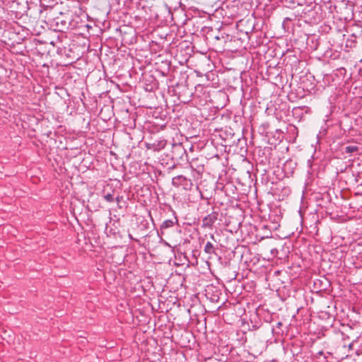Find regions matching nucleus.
I'll use <instances>...</instances> for the list:
<instances>
[{
  "label": "nucleus",
  "instance_id": "nucleus-25",
  "mask_svg": "<svg viewBox=\"0 0 362 362\" xmlns=\"http://www.w3.org/2000/svg\"><path fill=\"white\" fill-rule=\"evenodd\" d=\"M322 353H323L322 351H320L318 354H319L320 355H322Z\"/></svg>",
  "mask_w": 362,
  "mask_h": 362
},
{
  "label": "nucleus",
  "instance_id": "nucleus-5",
  "mask_svg": "<svg viewBox=\"0 0 362 362\" xmlns=\"http://www.w3.org/2000/svg\"><path fill=\"white\" fill-rule=\"evenodd\" d=\"M190 168L193 180L197 182L202 177V174L204 172V165L200 164L194 166V164H191Z\"/></svg>",
  "mask_w": 362,
  "mask_h": 362
},
{
  "label": "nucleus",
  "instance_id": "nucleus-19",
  "mask_svg": "<svg viewBox=\"0 0 362 362\" xmlns=\"http://www.w3.org/2000/svg\"><path fill=\"white\" fill-rule=\"evenodd\" d=\"M281 325H282V323L281 322H279L276 324L277 327H280Z\"/></svg>",
  "mask_w": 362,
  "mask_h": 362
},
{
  "label": "nucleus",
  "instance_id": "nucleus-6",
  "mask_svg": "<svg viewBox=\"0 0 362 362\" xmlns=\"http://www.w3.org/2000/svg\"><path fill=\"white\" fill-rule=\"evenodd\" d=\"M218 219V213L213 211L211 214L206 216L202 220L203 228H211L214 223Z\"/></svg>",
  "mask_w": 362,
  "mask_h": 362
},
{
  "label": "nucleus",
  "instance_id": "nucleus-20",
  "mask_svg": "<svg viewBox=\"0 0 362 362\" xmlns=\"http://www.w3.org/2000/svg\"><path fill=\"white\" fill-rule=\"evenodd\" d=\"M161 353H163V354H165V351H163V349H160V356L161 355Z\"/></svg>",
  "mask_w": 362,
  "mask_h": 362
},
{
  "label": "nucleus",
  "instance_id": "nucleus-16",
  "mask_svg": "<svg viewBox=\"0 0 362 362\" xmlns=\"http://www.w3.org/2000/svg\"><path fill=\"white\" fill-rule=\"evenodd\" d=\"M160 362H167V358H165L164 356H162L160 358Z\"/></svg>",
  "mask_w": 362,
  "mask_h": 362
},
{
  "label": "nucleus",
  "instance_id": "nucleus-10",
  "mask_svg": "<svg viewBox=\"0 0 362 362\" xmlns=\"http://www.w3.org/2000/svg\"><path fill=\"white\" fill-rule=\"evenodd\" d=\"M162 12L163 15L166 14L167 16H164L165 21H168V18H172V12L170 10V6H169L166 3L164 4L162 8H160V12Z\"/></svg>",
  "mask_w": 362,
  "mask_h": 362
},
{
  "label": "nucleus",
  "instance_id": "nucleus-8",
  "mask_svg": "<svg viewBox=\"0 0 362 362\" xmlns=\"http://www.w3.org/2000/svg\"><path fill=\"white\" fill-rule=\"evenodd\" d=\"M178 222L177 216H175V213L173 212V218L171 219H166L160 225V230H162V233H163V230L173 227L175 223H177Z\"/></svg>",
  "mask_w": 362,
  "mask_h": 362
},
{
  "label": "nucleus",
  "instance_id": "nucleus-21",
  "mask_svg": "<svg viewBox=\"0 0 362 362\" xmlns=\"http://www.w3.org/2000/svg\"><path fill=\"white\" fill-rule=\"evenodd\" d=\"M214 38L217 40H220V37L218 35L215 36Z\"/></svg>",
  "mask_w": 362,
  "mask_h": 362
},
{
  "label": "nucleus",
  "instance_id": "nucleus-22",
  "mask_svg": "<svg viewBox=\"0 0 362 362\" xmlns=\"http://www.w3.org/2000/svg\"><path fill=\"white\" fill-rule=\"evenodd\" d=\"M106 198H107V200H110V198H111V195H107V196L106 197Z\"/></svg>",
  "mask_w": 362,
  "mask_h": 362
},
{
  "label": "nucleus",
  "instance_id": "nucleus-13",
  "mask_svg": "<svg viewBox=\"0 0 362 362\" xmlns=\"http://www.w3.org/2000/svg\"><path fill=\"white\" fill-rule=\"evenodd\" d=\"M296 165V163H293L292 160L286 161L284 164V168L286 169L287 167H289L291 168L290 173L293 172V170L294 169Z\"/></svg>",
  "mask_w": 362,
  "mask_h": 362
},
{
  "label": "nucleus",
  "instance_id": "nucleus-7",
  "mask_svg": "<svg viewBox=\"0 0 362 362\" xmlns=\"http://www.w3.org/2000/svg\"><path fill=\"white\" fill-rule=\"evenodd\" d=\"M214 287L210 286L206 289V298H209L210 301L213 303L218 301L220 294L219 291L218 289H215V291H214Z\"/></svg>",
  "mask_w": 362,
  "mask_h": 362
},
{
  "label": "nucleus",
  "instance_id": "nucleus-2",
  "mask_svg": "<svg viewBox=\"0 0 362 362\" xmlns=\"http://www.w3.org/2000/svg\"><path fill=\"white\" fill-rule=\"evenodd\" d=\"M173 142L172 136L165 139H160V176L174 175L173 172L177 164L172 153Z\"/></svg>",
  "mask_w": 362,
  "mask_h": 362
},
{
  "label": "nucleus",
  "instance_id": "nucleus-15",
  "mask_svg": "<svg viewBox=\"0 0 362 362\" xmlns=\"http://www.w3.org/2000/svg\"><path fill=\"white\" fill-rule=\"evenodd\" d=\"M197 189L199 191V194H200V196H201V198L203 199V195H202V191L199 189V186L197 185V187H196Z\"/></svg>",
  "mask_w": 362,
  "mask_h": 362
},
{
  "label": "nucleus",
  "instance_id": "nucleus-3",
  "mask_svg": "<svg viewBox=\"0 0 362 362\" xmlns=\"http://www.w3.org/2000/svg\"><path fill=\"white\" fill-rule=\"evenodd\" d=\"M172 185L179 189L190 191L193 187V181L182 175H174L171 177Z\"/></svg>",
  "mask_w": 362,
  "mask_h": 362
},
{
  "label": "nucleus",
  "instance_id": "nucleus-1",
  "mask_svg": "<svg viewBox=\"0 0 362 362\" xmlns=\"http://www.w3.org/2000/svg\"><path fill=\"white\" fill-rule=\"evenodd\" d=\"M172 35L165 33L163 38L160 34V40H162V47L160 48V76L163 79H160V86L162 83V88L165 90L167 87V93L172 96L175 94V88L177 83L175 81L173 72L174 70L171 67V59L173 54L170 49V46L172 42ZM161 42H160V45Z\"/></svg>",
  "mask_w": 362,
  "mask_h": 362
},
{
  "label": "nucleus",
  "instance_id": "nucleus-14",
  "mask_svg": "<svg viewBox=\"0 0 362 362\" xmlns=\"http://www.w3.org/2000/svg\"><path fill=\"white\" fill-rule=\"evenodd\" d=\"M162 98L164 100V103H165V105L166 106L167 105V99L165 98V95L164 93H162Z\"/></svg>",
  "mask_w": 362,
  "mask_h": 362
},
{
  "label": "nucleus",
  "instance_id": "nucleus-17",
  "mask_svg": "<svg viewBox=\"0 0 362 362\" xmlns=\"http://www.w3.org/2000/svg\"><path fill=\"white\" fill-rule=\"evenodd\" d=\"M164 317H166L165 314L160 315V316H159L160 322H161L163 320V318H164Z\"/></svg>",
  "mask_w": 362,
  "mask_h": 362
},
{
  "label": "nucleus",
  "instance_id": "nucleus-23",
  "mask_svg": "<svg viewBox=\"0 0 362 362\" xmlns=\"http://www.w3.org/2000/svg\"><path fill=\"white\" fill-rule=\"evenodd\" d=\"M161 304H162V302H161V300L160 299V306H159V308L161 309L162 307H161Z\"/></svg>",
  "mask_w": 362,
  "mask_h": 362
},
{
  "label": "nucleus",
  "instance_id": "nucleus-26",
  "mask_svg": "<svg viewBox=\"0 0 362 362\" xmlns=\"http://www.w3.org/2000/svg\"><path fill=\"white\" fill-rule=\"evenodd\" d=\"M159 105H160V107H161V106H162V103H161L160 102V103H159Z\"/></svg>",
  "mask_w": 362,
  "mask_h": 362
},
{
  "label": "nucleus",
  "instance_id": "nucleus-24",
  "mask_svg": "<svg viewBox=\"0 0 362 362\" xmlns=\"http://www.w3.org/2000/svg\"><path fill=\"white\" fill-rule=\"evenodd\" d=\"M163 239H162L161 236L160 235V242H163Z\"/></svg>",
  "mask_w": 362,
  "mask_h": 362
},
{
  "label": "nucleus",
  "instance_id": "nucleus-9",
  "mask_svg": "<svg viewBox=\"0 0 362 362\" xmlns=\"http://www.w3.org/2000/svg\"><path fill=\"white\" fill-rule=\"evenodd\" d=\"M160 120H162L164 122H161L160 121V131L162 130L164 127L167 128L168 127V122L170 120V117L168 116L167 110L160 112Z\"/></svg>",
  "mask_w": 362,
  "mask_h": 362
},
{
  "label": "nucleus",
  "instance_id": "nucleus-12",
  "mask_svg": "<svg viewBox=\"0 0 362 362\" xmlns=\"http://www.w3.org/2000/svg\"><path fill=\"white\" fill-rule=\"evenodd\" d=\"M358 150V147L356 146H347L345 147L344 152L346 153H352Z\"/></svg>",
  "mask_w": 362,
  "mask_h": 362
},
{
  "label": "nucleus",
  "instance_id": "nucleus-11",
  "mask_svg": "<svg viewBox=\"0 0 362 362\" xmlns=\"http://www.w3.org/2000/svg\"><path fill=\"white\" fill-rule=\"evenodd\" d=\"M204 252L207 254H213L215 252L214 245L211 243L207 242L204 247Z\"/></svg>",
  "mask_w": 362,
  "mask_h": 362
},
{
  "label": "nucleus",
  "instance_id": "nucleus-4",
  "mask_svg": "<svg viewBox=\"0 0 362 362\" xmlns=\"http://www.w3.org/2000/svg\"><path fill=\"white\" fill-rule=\"evenodd\" d=\"M172 324L169 323L168 325H165L164 328H163V325H160V333L162 332L163 341H160L161 344H164L165 346L170 344V347L171 348L173 344L172 341Z\"/></svg>",
  "mask_w": 362,
  "mask_h": 362
},
{
  "label": "nucleus",
  "instance_id": "nucleus-18",
  "mask_svg": "<svg viewBox=\"0 0 362 362\" xmlns=\"http://www.w3.org/2000/svg\"><path fill=\"white\" fill-rule=\"evenodd\" d=\"M307 163H308V167L311 168V166H312V161H311L310 159L308 160Z\"/></svg>",
  "mask_w": 362,
  "mask_h": 362
}]
</instances>
